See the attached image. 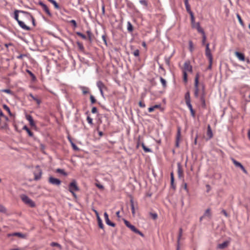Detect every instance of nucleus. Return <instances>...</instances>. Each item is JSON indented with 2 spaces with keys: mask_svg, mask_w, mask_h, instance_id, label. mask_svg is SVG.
Returning <instances> with one entry per match:
<instances>
[{
  "mask_svg": "<svg viewBox=\"0 0 250 250\" xmlns=\"http://www.w3.org/2000/svg\"><path fill=\"white\" fill-rule=\"evenodd\" d=\"M1 92H5L8 94H12L13 92L9 89H3L1 90Z\"/></svg>",
  "mask_w": 250,
  "mask_h": 250,
  "instance_id": "nucleus-51",
  "label": "nucleus"
},
{
  "mask_svg": "<svg viewBox=\"0 0 250 250\" xmlns=\"http://www.w3.org/2000/svg\"><path fill=\"white\" fill-rule=\"evenodd\" d=\"M56 172L62 174L65 176L67 175V173L63 169L58 168L56 169Z\"/></svg>",
  "mask_w": 250,
  "mask_h": 250,
  "instance_id": "nucleus-34",
  "label": "nucleus"
},
{
  "mask_svg": "<svg viewBox=\"0 0 250 250\" xmlns=\"http://www.w3.org/2000/svg\"><path fill=\"white\" fill-rule=\"evenodd\" d=\"M90 102L92 104H94L96 103V102H97L96 99L95 98V97L92 95H90Z\"/></svg>",
  "mask_w": 250,
  "mask_h": 250,
  "instance_id": "nucleus-49",
  "label": "nucleus"
},
{
  "mask_svg": "<svg viewBox=\"0 0 250 250\" xmlns=\"http://www.w3.org/2000/svg\"><path fill=\"white\" fill-rule=\"evenodd\" d=\"M26 72L31 77L32 80L33 81H34L36 80V77L35 75L31 71L29 70H26Z\"/></svg>",
  "mask_w": 250,
  "mask_h": 250,
  "instance_id": "nucleus-37",
  "label": "nucleus"
},
{
  "mask_svg": "<svg viewBox=\"0 0 250 250\" xmlns=\"http://www.w3.org/2000/svg\"><path fill=\"white\" fill-rule=\"evenodd\" d=\"M69 22H70V23L72 24V25H73L74 28L77 27V24L76 21L74 20H72Z\"/></svg>",
  "mask_w": 250,
  "mask_h": 250,
  "instance_id": "nucleus-57",
  "label": "nucleus"
},
{
  "mask_svg": "<svg viewBox=\"0 0 250 250\" xmlns=\"http://www.w3.org/2000/svg\"><path fill=\"white\" fill-rule=\"evenodd\" d=\"M68 139L71 143V145L73 147V149L76 151L79 150V148H78V147L71 141L69 137L68 138Z\"/></svg>",
  "mask_w": 250,
  "mask_h": 250,
  "instance_id": "nucleus-38",
  "label": "nucleus"
},
{
  "mask_svg": "<svg viewBox=\"0 0 250 250\" xmlns=\"http://www.w3.org/2000/svg\"><path fill=\"white\" fill-rule=\"evenodd\" d=\"M189 14L190 16L191 24H195V18H194L193 13L192 12L191 13H189Z\"/></svg>",
  "mask_w": 250,
  "mask_h": 250,
  "instance_id": "nucleus-48",
  "label": "nucleus"
},
{
  "mask_svg": "<svg viewBox=\"0 0 250 250\" xmlns=\"http://www.w3.org/2000/svg\"><path fill=\"white\" fill-rule=\"evenodd\" d=\"M86 119H87V121L88 123L89 124H90V125H92L93 124V122H92L93 120H92V119L91 117H90L89 116H87Z\"/></svg>",
  "mask_w": 250,
  "mask_h": 250,
  "instance_id": "nucleus-58",
  "label": "nucleus"
},
{
  "mask_svg": "<svg viewBox=\"0 0 250 250\" xmlns=\"http://www.w3.org/2000/svg\"><path fill=\"white\" fill-rule=\"evenodd\" d=\"M130 202L132 213L133 215H134V214H135V207H134V205L133 199L132 198H131V199L130 200Z\"/></svg>",
  "mask_w": 250,
  "mask_h": 250,
  "instance_id": "nucleus-29",
  "label": "nucleus"
},
{
  "mask_svg": "<svg viewBox=\"0 0 250 250\" xmlns=\"http://www.w3.org/2000/svg\"><path fill=\"white\" fill-rule=\"evenodd\" d=\"M209 43H208L206 44V51L205 54L207 57L208 59L209 62L213 61L212 56L211 53V51L209 48Z\"/></svg>",
  "mask_w": 250,
  "mask_h": 250,
  "instance_id": "nucleus-5",
  "label": "nucleus"
},
{
  "mask_svg": "<svg viewBox=\"0 0 250 250\" xmlns=\"http://www.w3.org/2000/svg\"><path fill=\"white\" fill-rule=\"evenodd\" d=\"M141 146L143 147V149H144V150L146 152H151V149H150L149 148L146 147L144 143H142L141 144Z\"/></svg>",
  "mask_w": 250,
  "mask_h": 250,
  "instance_id": "nucleus-35",
  "label": "nucleus"
},
{
  "mask_svg": "<svg viewBox=\"0 0 250 250\" xmlns=\"http://www.w3.org/2000/svg\"><path fill=\"white\" fill-rule=\"evenodd\" d=\"M149 215L153 220H156L158 217V215L156 213L150 212Z\"/></svg>",
  "mask_w": 250,
  "mask_h": 250,
  "instance_id": "nucleus-44",
  "label": "nucleus"
},
{
  "mask_svg": "<svg viewBox=\"0 0 250 250\" xmlns=\"http://www.w3.org/2000/svg\"><path fill=\"white\" fill-rule=\"evenodd\" d=\"M26 119L29 121L30 125L32 127L35 126V124L34 123V120L30 115H26Z\"/></svg>",
  "mask_w": 250,
  "mask_h": 250,
  "instance_id": "nucleus-20",
  "label": "nucleus"
},
{
  "mask_svg": "<svg viewBox=\"0 0 250 250\" xmlns=\"http://www.w3.org/2000/svg\"><path fill=\"white\" fill-rule=\"evenodd\" d=\"M23 14L25 15V17L28 19H30L32 21L33 25L36 26L35 20L33 16L29 12H23Z\"/></svg>",
  "mask_w": 250,
  "mask_h": 250,
  "instance_id": "nucleus-13",
  "label": "nucleus"
},
{
  "mask_svg": "<svg viewBox=\"0 0 250 250\" xmlns=\"http://www.w3.org/2000/svg\"><path fill=\"white\" fill-rule=\"evenodd\" d=\"M3 108L5 110H6V111L8 112V113L9 115L10 116H12V113H11V111H10V109L9 107L7 105H6V104H3Z\"/></svg>",
  "mask_w": 250,
  "mask_h": 250,
  "instance_id": "nucleus-40",
  "label": "nucleus"
},
{
  "mask_svg": "<svg viewBox=\"0 0 250 250\" xmlns=\"http://www.w3.org/2000/svg\"><path fill=\"white\" fill-rule=\"evenodd\" d=\"M134 56L135 57H138L140 54V51L139 49H136L133 51L132 53Z\"/></svg>",
  "mask_w": 250,
  "mask_h": 250,
  "instance_id": "nucleus-55",
  "label": "nucleus"
},
{
  "mask_svg": "<svg viewBox=\"0 0 250 250\" xmlns=\"http://www.w3.org/2000/svg\"><path fill=\"white\" fill-rule=\"evenodd\" d=\"M140 3H141L142 4L146 6L147 5V1L146 0H140Z\"/></svg>",
  "mask_w": 250,
  "mask_h": 250,
  "instance_id": "nucleus-60",
  "label": "nucleus"
},
{
  "mask_svg": "<svg viewBox=\"0 0 250 250\" xmlns=\"http://www.w3.org/2000/svg\"><path fill=\"white\" fill-rule=\"evenodd\" d=\"M104 219H105V223H106V224L107 225H108V226H111L112 227H115L116 224L112 222L109 220V217H108V215L107 213V212H105L104 213Z\"/></svg>",
  "mask_w": 250,
  "mask_h": 250,
  "instance_id": "nucleus-10",
  "label": "nucleus"
},
{
  "mask_svg": "<svg viewBox=\"0 0 250 250\" xmlns=\"http://www.w3.org/2000/svg\"><path fill=\"white\" fill-rule=\"evenodd\" d=\"M98 112L97 108L96 107H93L91 109V112L92 113H96Z\"/></svg>",
  "mask_w": 250,
  "mask_h": 250,
  "instance_id": "nucleus-63",
  "label": "nucleus"
},
{
  "mask_svg": "<svg viewBox=\"0 0 250 250\" xmlns=\"http://www.w3.org/2000/svg\"><path fill=\"white\" fill-rule=\"evenodd\" d=\"M178 175L179 178H183L184 177L183 170L181 165L180 163H178Z\"/></svg>",
  "mask_w": 250,
  "mask_h": 250,
  "instance_id": "nucleus-15",
  "label": "nucleus"
},
{
  "mask_svg": "<svg viewBox=\"0 0 250 250\" xmlns=\"http://www.w3.org/2000/svg\"><path fill=\"white\" fill-rule=\"evenodd\" d=\"M139 105L141 107H145L146 106L145 104L141 101L139 103Z\"/></svg>",
  "mask_w": 250,
  "mask_h": 250,
  "instance_id": "nucleus-64",
  "label": "nucleus"
},
{
  "mask_svg": "<svg viewBox=\"0 0 250 250\" xmlns=\"http://www.w3.org/2000/svg\"><path fill=\"white\" fill-rule=\"evenodd\" d=\"M182 232H183L182 229L180 228L179 232V234H178V238H177V245H180V239L182 236Z\"/></svg>",
  "mask_w": 250,
  "mask_h": 250,
  "instance_id": "nucleus-32",
  "label": "nucleus"
},
{
  "mask_svg": "<svg viewBox=\"0 0 250 250\" xmlns=\"http://www.w3.org/2000/svg\"><path fill=\"white\" fill-rule=\"evenodd\" d=\"M183 81L185 83L188 82V74L186 72H183Z\"/></svg>",
  "mask_w": 250,
  "mask_h": 250,
  "instance_id": "nucleus-45",
  "label": "nucleus"
},
{
  "mask_svg": "<svg viewBox=\"0 0 250 250\" xmlns=\"http://www.w3.org/2000/svg\"><path fill=\"white\" fill-rule=\"evenodd\" d=\"M97 85L100 91L101 95L104 97V95L103 90L104 89L106 90L107 89L106 86L104 85V84L102 81H98L97 83Z\"/></svg>",
  "mask_w": 250,
  "mask_h": 250,
  "instance_id": "nucleus-7",
  "label": "nucleus"
},
{
  "mask_svg": "<svg viewBox=\"0 0 250 250\" xmlns=\"http://www.w3.org/2000/svg\"><path fill=\"white\" fill-rule=\"evenodd\" d=\"M81 89L82 90L83 95H85L89 92V88L85 86H81Z\"/></svg>",
  "mask_w": 250,
  "mask_h": 250,
  "instance_id": "nucleus-30",
  "label": "nucleus"
},
{
  "mask_svg": "<svg viewBox=\"0 0 250 250\" xmlns=\"http://www.w3.org/2000/svg\"><path fill=\"white\" fill-rule=\"evenodd\" d=\"M76 34L78 36L81 37L83 40H86L87 39L86 36L85 35L83 34V33H82L81 32H77Z\"/></svg>",
  "mask_w": 250,
  "mask_h": 250,
  "instance_id": "nucleus-46",
  "label": "nucleus"
},
{
  "mask_svg": "<svg viewBox=\"0 0 250 250\" xmlns=\"http://www.w3.org/2000/svg\"><path fill=\"white\" fill-rule=\"evenodd\" d=\"M38 4L42 6L43 10L46 13V14L50 17L52 16L51 13H50L49 8L46 5L44 4L42 1H39Z\"/></svg>",
  "mask_w": 250,
  "mask_h": 250,
  "instance_id": "nucleus-11",
  "label": "nucleus"
},
{
  "mask_svg": "<svg viewBox=\"0 0 250 250\" xmlns=\"http://www.w3.org/2000/svg\"><path fill=\"white\" fill-rule=\"evenodd\" d=\"M232 160V161L233 162V163L234 164V165L236 167H240L242 170L246 174H248V171H247V170L245 169V168L239 162L237 161L236 160H235L234 158H232L231 159Z\"/></svg>",
  "mask_w": 250,
  "mask_h": 250,
  "instance_id": "nucleus-8",
  "label": "nucleus"
},
{
  "mask_svg": "<svg viewBox=\"0 0 250 250\" xmlns=\"http://www.w3.org/2000/svg\"><path fill=\"white\" fill-rule=\"evenodd\" d=\"M192 26L193 27L197 29L199 26H200V24L199 22H197L196 23H195V24H192Z\"/></svg>",
  "mask_w": 250,
  "mask_h": 250,
  "instance_id": "nucleus-62",
  "label": "nucleus"
},
{
  "mask_svg": "<svg viewBox=\"0 0 250 250\" xmlns=\"http://www.w3.org/2000/svg\"><path fill=\"white\" fill-rule=\"evenodd\" d=\"M160 81L162 84L163 87L166 88L167 87V82L162 77H160Z\"/></svg>",
  "mask_w": 250,
  "mask_h": 250,
  "instance_id": "nucleus-41",
  "label": "nucleus"
},
{
  "mask_svg": "<svg viewBox=\"0 0 250 250\" xmlns=\"http://www.w3.org/2000/svg\"><path fill=\"white\" fill-rule=\"evenodd\" d=\"M11 236H18L21 238H25V235L21 232H14L13 233H8L7 237H9Z\"/></svg>",
  "mask_w": 250,
  "mask_h": 250,
  "instance_id": "nucleus-16",
  "label": "nucleus"
},
{
  "mask_svg": "<svg viewBox=\"0 0 250 250\" xmlns=\"http://www.w3.org/2000/svg\"><path fill=\"white\" fill-rule=\"evenodd\" d=\"M22 129L23 130H25L26 131V132H27L28 135L30 136V137H33V135H34V134L29 129V128L26 126V125H24Z\"/></svg>",
  "mask_w": 250,
  "mask_h": 250,
  "instance_id": "nucleus-27",
  "label": "nucleus"
},
{
  "mask_svg": "<svg viewBox=\"0 0 250 250\" xmlns=\"http://www.w3.org/2000/svg\"><path fill=\"white\" fill-rule=\"evenodd\" d=\"M23 12H27L26 11H22V10H16L14 11V18L18 22V21H20V20H19V13H22Z\"/></svg>",
  "mask_w": 250,
  "mask_h": 250,
  "instance_id": "nucleus-24",
  "label": "nucleus"
},
{
  "mask_svg": "<svg viewBox=\"0 0 250 250\" xmlns=\"http://www.w3.org/2000/svg\"><path fill=\"white\" fill-rule=\"evenodd\" d=\"M205 86L203 85L202 87V94L200 97V100L202 102V104L203 106L206 105V102H205Z\"/></svg>",
  "mask_w": 250,
  "mask_h": 250,
  "instance_id": "nucleus-18",
  "label": "nucleus"
},
{
  "mask_svg": "<svg viewBox=\"0 0 250 250\" xmlns=\"http://www.w3.org/2000/svg\"><path fill=\"white\" fill-rule=\"evenodd\" d=\"M86 34L88 36V40L89 42L91 43L92 41H93V39L94 38V35L92 33L90 30H87L86 31Z\"/></svg>",
  "mask_w": 250,
  "mask_h": 250,
  "instance_id": "nucleus-22",
  "label": "nucleus"
},
{
  "mask_svg": "<svg viewBox=\"0 0 250 250\" xmlns=\"http://www.w3.org/2000/svg\"><path fill=\"white\" fill-rule=\"evenodd\" d=\"M21 199L22 201L26 205L31 208H34L36 206V204L30 198H29L26 195L22 194L21 195Z\"/></svg>",
  "mask_w": 250,
  "mask_h": 250,
  "instance_id": "nucleus-1",
  "label": "nucleus"
},
{
  "mask_svg": "<svg viewBox=\"0 0 250 250\" xmlns=\"http://www.w3.org/2000/svg\"><path fill=\"white\" fill-rule=\"evenodd\" d=\"M124 223L125 226L128 228H129L132 231H133L135 233L138 234L142 237H144V234L142 232H141L139 229H136L134 226L131 225L129 223V222L126 220H124Z\"/></svg>",
  "mask_w": 250,
  "mask_h": 250,
  "instance_id": "nucleus-2",
  "label": "nucleus"
},
{
  "mask_svg": "<svg viewBox=\"0 0 250 250\" xmlns=\"http://www.w3.org/2000/svg\"><path fill=\"white\" fill-rule=\"evenodd\" d=\"M181 137V129L180 128H178L177 135H176V140H180Z\"/></svg>",
  "mask_w": 250,
  "mask_h": 250,
  "instance_id": "nucleus-53",
  "label": "nucleus"
},
{
  "mask_svg": "<svg viewBox=\"0 0 250 250\" xmlns=\"http://www.w3.org/2000/svg\"><path fill=\"white\" fill-rule=\"evenodd\" d=\"M237 18L239 21V23L242 25H244V23H243V20H242L241 19V16H240L239 14H237Z\"/></svg>",
  "mask_w": 250,
  "mask_h": 250,
  "instance_id": "nucleus-54",
  "label": "nucleus"
},
{
  "mask_svg": "<svg viewBox=\"0 0 250 250\" xmlns=\"http://www.w3.org/2000/svg\"><path fill=\"white\" fill-rule=\"evenodd\" d=\"M199 73H197L195 77V83H194V87H195V91H194V96L196 98L198 97V84H199Z\"/></svg>",
  "mask_w": 250,
  "mask_h": 250,
  "instance_id": "nucleus-3",
  "label": "nucleus"
},
{
  "mask_svg": "<svg viewBox=\"0 0 250 250\" xmlns=\"http://www.w3.org/2000/svg\"><path fill=\"white\" fill-rule=\"evenodd\" d=\"M170 186H171V188L173 190H175L176 185L174 184V174H173V172L170 173Z\"/></svg>",
  "mask_w": 250,
  "mask_h": 250,
  "instance_id": "nucleus-14",
  "label": "nucleus"
},
{
  "mask_svg": "<svg viewBox=\"0 0 250 250\" xmlns=\"http://www.w3.org/2000/svg\"><path fill=\"white\" fill-rule=\"evenodd\" d=\"M189 44V49L191 52H192L193 50V44L192 42L191 41H189L188 42Z\"/></svg>",
  "mask_w": 250,
  "mask_h": 250,
  "instance_id": "nucleus-47",
  "label": "nucleus"
},
{
  "mask_svg": "<svg viewBox=\"0 0 250 250\" xmlns=\"http://www.w3.org/2000/svg\"><path fill=\"white\" fill-rule=\"evenodd\" d=\"M50 246L52 247H58L60 250L62 249V246L60 244H59L58 243L56 242H52L50 244Z\"/></svg>",
  "mask_w": 250,
  "mask_h": 250,
  "instance_id": "nucleus-43",
  "label": "nucleus"
},
{
  "mask_svg": "<svg viewBox=\"0 0 250 250\" xmlns=\"http://www.w3.org/2000/svg\"><path fill=\"white\" fill-rule=\"evenodd\" d=\"M202 44L204 45L206 41V35H202Z\"/></svg>",
  "mask_w": 250,
  "mask_h": 250,
  "instance_id": "nucleus-61",
  "label": "nucleus"
},
{
  "mask_svg": "<svg viewBox=\"0 0 250 250\" xmlns=\"http://www.w3.org/2000/svg\"><path fill=\"white\" fill-rule=\"evenodd\" d=\"M186 8L187 11L188 12V14L191 13L192 12V11L191 10L190 5H188V6H186Z\"/></svg>",
  "mask_w": 250,
  "mask_h": 250,
  "instance_id": "nucleus-59",
  "label": "nucleus"
},
{
  "mask_svg": "<svg viewBox=\"0 0 250 250\" xmlns=\"http://www.w3.org/2000/svg\"><path fill=\"white\" fill-rule=\"evenodd\" d=\"M42 172L40 170L38 173H34V180L36 181H38L40 180L41 178Z\"/></svg>",
  "mask_w": 250,
  "mask_h": 250,
  "instance_id": "nucleus-28",
  "label": "nucleus"
},
{
  "mask_svg": "<svg viewBox=\"0 0 250 250\" xmlns=\"http://www.w3.org/2000/svg\"><path fill=\"white\" fill-rule=\"evenodd\" d=\"M18 22L20 27H21L22 29L26 30L27 31L30 30L31 28L29 26L26 25L23 21H18Z\"/></svg>",
  "mask_w": 250,
  "mask_h": 250,
  "instance_id": "nucleus-21",
  "label": "nucleus"
},
{
  "mask_svg": "<svg viewBox=\"0 0 250 250\" xmlns=\"http://www.w3.org/2000/svg\"><path fill=\"white\" fill-rule=\"evenodd\" d=\"M229 242L228 241H225L222 244H218L217 245V248L221 250L224 249L229 246Z\"/></svg>",
  "mask_w": 250,
  "mask_h": 250,
  "instance_id": "nucleus-19",
  "label": "nucleus"
},
{
  "mask_svg": "<svg viewBox=\"0 0 250 250\" xmlns=\"http://www.w3.org/2000/svg\"><path fill=\"white\" fill-rule=\"evenodd\" d=\"M48 182L50 184L56 186H60L61 184V181L60 179L54 178L52 176L49 177Z\"/></svg>",
  "mask_w": 250,
  "mask_h": 250,
  "instance_id": "nucleus-6",
  "label": "nucleus"
},
{
  "mask_svg": "<svg viewBox=\"0 0 250 250\" xmlns=\"http://www.w3.org/2000/svg\"><path fill=\"white\" fill-rule=\"evenodd\" d=\"M185 102L186 104H188L191 103L190 101V93L189 91H188L185 95Z\"/></svg>",
  "mask_w": 250,
  "mask_h": 250,
  "instance_id": "nucleus-25",
  "label": "nucleus"
},
{
  "mask_svg": "<svg viewBox=\"0 0 250 250\" xmlns=\"http://www.w3.org/2000/svg\"><path fill=\"white\" fill-rule=\"evenodd\" d=\"M69 191H76L79 190V188L77 186L75 180H73L69 185Z\"/></svg>",
  "mask_w": 250,
  "mask_h": 250,
  "instance_id": "nucleus-4",
  "label": "nucleus"
},
{
  "mask_svg": "<svg viewBox=\"0 0 250 250\" xmlns=\"http://www.w3.org/2000/svg\"><path fill=\"white\" fill-rule=\"evenodd\" d=\"M204 215L205 216H208L209 217H210V216H211L210 209V208L207 209L204 214Z\"/></svg>",
  "mask_w": 250,
  "mask_h": 250,
  "instance_id": "nucleus-42",
  "label": "nucleus"
},
{
  "mask_svg": "<svg viewBox=\"0 0 250 250\" xmlns=\"http://www.w3.org/2000/svg\"><path fill=\"white\" fill-rule=\"evenodd\" d=\"M198 32L200 33H201L202 35H205V33L203 28L201 27V26H199L197 29H196Z\"/></svg>",
  "mask_w": 250,
  "mask_h": 250,
  "instance_id": "nucleus-52",
  "label": "nucleus"
},
{
  "mask_svg": "<svg viewBox=\"0 0 250 250\" xmlns=\"http://www.w3.org/2000/svg\"><path fill=\"white\" fill-rule=\"evenodd\" d=\"M97 219L99 227L104 231V225L103 223L101 218H100V216H98V217H97Z\"/></svg>",
  "mask_w": 250,
  "mask_h": 250,
  "instance_id": "nucleus-23",
  "label": "nucleus"
},
{
  "mask_svg": "<svg viewBox=\"0 0 250 250\" xmlns=\"http://www.w3.org/2000/svg\"><path fill=\"white\" fill-rule=\"evenodd\" d=\"M235 55L239 60L242 61H245V55L243 53L236 51L235 52Z\"/></svg>",
  "mask_w": 250,
  "mask_h": 250,
  "instance_id": "nucleus-17",
  "label": "nucleus"
},
{
  "mask_svg": "<svg viewBox=\"0 0 250 250\" xmlns=\"http://www.w3.org/2000/svg\"><path fill=\"white\" fill-rule=\"evenodd\" d=\"M29 96L30 97H31L32 98V99L34 101H35L38 105L40 104L41 103V100L40 99H39L38 98L34 97V95L32 94H31V93H30L29 94Z\"/></svg>",
  "mask_w": 250,
  "mask_h": 250,
  "instance_id": "nucleus-31",
  "label": "nucleus"
},
{
  "mask_svg": "<svg viewBox=\"0 0 250 250\" xmlns=\"http://www.w3.org/2000/svg\"><path fill=\"white\" fill-rule=\"evenodd\" d=\"M50 2L54 5L56 9H59L60 8L59 5L55 0H50Z\"/></svg>",
  "mask_w": 250,
  "mask_h": 250,
  "instance_id": "nucleus-39",
  "label": "nucleus"
},
{
  "mask_svg": "<svg viewBox=\"0 0 250 250\" xmlns=\"http://www.w3.org/2000/svg\"><path fill=\"white\" fill-rule=\"evenodd\" d=\"M192 72V67L190 64L189 61H186L184 64L183 72Z\"/></svg>",
  "mask_w": 250,
  "mask_h": 250,
  "instance_id": "nucleus-9",
  "label": "nucleus"
},
{
  "mask_svg": "<svg viewBox=\"0 0 250 250\" xmlns=\"http://www.w3.org/2000/svg\"><path fill=\"white\" fill-rule=\"evenodd\" d=\"M170 57H166V58H165V62H166V63L168 66H169V65H170Z\"/></svg>",
  "mask_w": 250,
  "mask_h": 250,
  "instance_id": "nucleus-56",
  "label": "nucleus"
},
{
  "mask_svg": "<svg viewBox=\"0 0 250 250\" xmlns=\"http://www.w3.org/2000/svg\"><path fill=\"white\" fill-rule=\"evenodd\" d=\"M186 104L188 106V108H189V110L190 111L191 116L193 118H195V112L193 110L191 103H189V104Z\"/></svg>",
  "mask_w": 250,
  "mask_h": 250,
  "instance_id": "nucleus-26",
  "label": "nucleus"
},
{
  "mask_svg": "<svg viewBox=\"0 0 250 250\" xmlns=\"http://www.w3.org/2000/svg\"><path fill=\"white\" fill-rule=\"evenodd\" d=\"M207 138L206 140H209L213 137V133L211 130V126L209 125H208L207 131Z\"/></svg>",
  "mask_w": 250,
  "mask_h": 250,
  "instance_id": "nucleus-12",
  "label": "nucleus"
},
{
  "mask_svg": "<svg viewBox=\"0 0 250 250\" xmlns=\"http://www.w3.org/2000/svg\"><path fill=\"white\" fill-rule=\"evenodd\" d=\"M77 44L78 46L79 49L82 51L83 52L84 50V46L82 42H77Z\"/></svg>",
  "mask_w": 250,
  "mask_h": 250,
  "instance_id": "nucleus-33",
  "label": "nucleus"
},
{
  "mask_svg": "<svg viewBox=\"0 0 250 250\" xmlns=\"http://www.w3.org/2000/svg\"><path fill=\"white\" fill-rule=\"evenodd\" d=\"M127 29L129 32H132L133 30V27L130 22H127Z\"/></svg>",
  "mask_w": 250,
  "mask_h": 250,
  "instance_id": "nucleus-36",
  "label": "nucleus"
},
{
  "mask_svg": "<svg viewBox=\"0 0 250 250\" xmlns=\"http://www.w3.org/2000/svg\"><path fill=\"white\" fill-rule=\"evenodd\" d=\"M6 208L2 205L0 204V212L5 213Z\"/></svg>",
  "mask_w": 250,
  "mask_h": 250,
  "instance_id": "nucleus-50",
  "label": "nucleus"
}]
</instances>
